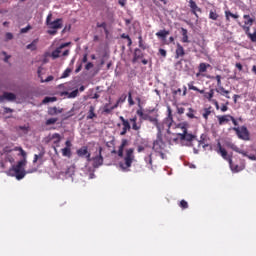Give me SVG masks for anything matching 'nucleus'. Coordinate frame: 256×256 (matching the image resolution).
<instances>
[{"label": "nucleus", "mask_w": 256, "mask_h": 256, "mask_svg": "<svg viewBox=\"0 0 256 256\" xmlns=\"http://www.w3.org/2000/svg\"><path fill=\"white\" fill-rule=\"evenodd\" d=\"M122 131L120 132V135L123 137L124 135H127V131H131V124L128 122H124Z\"/></svg>", "instance_id": "17"}, {"label": "nucleus", "mask_w": 256, "mask_h": 256, "mask_svg": "<svg viewBox=\"0 0 256 256\" xmlns=\"http://www.w3.org/2000/svg\"><path fill=\"white\" fill-rule=\"evenodd\" d=\"M204 111L205 112L203 113V117L204 119H208L209 115H211V108H205Z\"/></svg>", "instance_id": "40"}, {"label": "nucleus", "mask_w": 256, "mask_h": 256, "mask_svg": "<svg viewBox=\"0 0 256 256\" xmlns=\"http://www.w3.org/2000/svg\"><path fill=\"white\" fill-rule=\"evenodd\" d=\"M62 155L63 157H71V148H63Z\"/></svg>", "instance_id": "33"}, {"label": "nucleus", "mask_w": 256, "mask_h": 256, "mask_svg": "<svg viewBox=\"0 0 256 256\" xmlns=\"http://www.w3.org/2000/svg\"><path fill=\"white\" fill-rule=\"evenodd\" d=\"M189 7L191 9V13L195 15L196 19H199V14L197 13H201L202 10L197 6V3L193 0H189Z\"/></svg>", "instance_id": "8"}, {"label": "nucleus", "mask_w": 256, "mask_h": 256, "mask_svg": "<svg viewBox=\"0 0 256 256\" xmlns=\"http://www.w3.org/2000/svg\"><path fill=\"white\" fill-rule=\"evenodd\" d=\"M159 53L162 57H167V51L165 49L160 48Z\"/></svg>", "instance_id": "53"}, {"label": "nucleus", "mask_w": 256, "mask_h": 256, "mask_svg": "<svg viewBox=\"0 0 256 256\" xmlns=\"http://www.w3.org/2000/svg\"><path fill=\"white\" fill-rule=\"evenodd\" d=\"M97 27L104 29L105 32L107 33V23H105V22H103V23H97Z\"/></svg>", "instance_id": "44"}, {"label": "nucleus", "mask_w": 256, "mask_h": 256, "mask_svg": "<svg viewBox=\"0 0 256 256\" xmlns=\"http://www.w3.org/2000/svg\"><path fill=\"white\" fill-rule=\"evenodd\" d=\"M216 93H220V95H229V91H228V90H225V88L222 87V86H219V87L216 89Z\"/></svg>", "instance_id": "31"}, {"label": "nucleus", "mask_w": 256, "mask_h": 256, "mask_svg": "<svg viewBox=\"0 0 256 256\" xmlns=\"http://www.w3.org/2000/svg\"><path fill=\"white\" fill-rule=\"evenodd\" d=\"M235 131L237 137L242 141H249V130L245 126L232 128Z\"/></svg>", "instance_id": "5"}, {"label": "nucleus", "mask_w": 256, "mask_h": 256, "mask_svg": "<svg viewBox=\"0 0 256 256\" xmlns=\"http://www.w3.org/2000/svg\"><path fill=\"white\" fill-rule=\"evenodd\" d=\"M213 95H215V90L214 89H211L209 92H206L205 94H204V97L206 98V99H208V101H214L215 99H213Z\"/></svg>", "instance_id": "25"}, {"label": "nucleus", "mask_w": 256, "mask_h": 256, "mask_svg": "<svg viewBox=\"0 0 256 256\" xmlns=\"http://www.w3.org/2000/svg\"><path fill=\"white\" fill-rule=\"evenodd\" d=\"M71 71H73L71 68H67V69L63 72V74H62V76H61V79H67V77H69V75H71Z\"/></svg>", "instance_id": "35"}, {"label": "nucleus", "mask_w": 256, "mask_h": 256, "mask_svg": "<svg viewBox=\"0 0 256 256\" xmlns=\"http://www.w3.org/2000/svg\"><path fill=\"white\" fill-rule=\"evenodd\" d=\"M55 101H57V97H45L42 101V103L45 105L47 103H55Z\"/></svg>", "instance_id": "28"}, {"label": "nucleus", "mask_w": 256, "mask_h": 256, "mask_svg": "<svg viewBox=\"0 0 256 256\" xmlns=\"http://www.w3.org/2000/svg\"><path fill=\"white\" fill-rule=\"evenodd\" d=\"M188 89H190L191 91H199V88H197L196 86L193 85V82L188 84Z\"/></svg>", "instance_id": "48"}, {"label": "nucleus", "mask_w": 256, "mask_h": 256, "mask_svg": "<svg viewBox=\"0 0 256 256\" xmlns=\"http://www.w3.org/2000/svg\"><path fill=\"white\" fill-rule=\"evenodd\" d=\"M167 35H169V31L167 30H160L159 32L156 33V36L159 37L160 39H167Z\"/></svg>", "instance_id": "24"}, {"label": "nucleus", "mask_w": 256, "mask_h": 256, "mask_svg": "<svg viewBox=\"0 0 256 256\" xmlns=\"http://www.w3.org/2000/svg\"><path fill=\"white\" fill-rule=\"evenodd\" d=\"M228 163H229L230 169L233 173H239L241 171V169H239V165L233 164V159L229 158Z\"/></svg>", "instance_id": "23"}, {"label": "nucleus", "mask_w": 256, "mask_h": 256, "mask_svg": "<svg viewBox=\"0 0 256 256\" xmlns=\"http://www.w3.org/2000/svg\"><path fill=\"white\" fill-rule=\"evenodd\" d=\"M97 117V114H95V106H90L87 119H93Z\"/></svg>", "instance_id": "26"}, {"label": "nucleus", "mask_w": 256, "mask_h": 256, "mask_svg": "<svg viewBox=\"0 0 256 256\" xmlns=\"http://www.w3.org/2000/svg\"><path fill=\"white\" fill-rule=\"evenodd\" d=\"M127 143H128L127 139H123V140H122V143H121V145H120L119 147H120L121 149H125Z\"/></svg>", "instance_id": "54"}, {"label": "nucleus", "mask_w": 256, "mask_h": 256, "mask_svg": "<svg viewBox=\"0 0 256 256\" xmlns=\"http://www.w3.org/2000/svg\"><path fill=\"white\" fill-rule=\"evenodd\" d=\"M17 96L12 92H4L2 96H0V103H5V101H15Z\"/></svg>", "instance_id": "9"}, {"label": "nucleus", "mask_w": 256, "mask_h": 256, "mask_svg": "<svg viewBox=\"0 0 256 256\" xmlns=\"http://www.w3.org/2000/svg\"><path fill=\"white\" fill-rule=\"evenodd\" d=\"M69 45H71V43L69 42L61 44L57 49H55L52 52L51 54L52 59H59V55H61V50L65 49V47H69Z\"/></svg>", "instance_id": "10"}, {"label": "nucleus", "mask_w": 256, "mask_h": 256, "mask_svg": "<svg viewBox=\"0 0 256 256\" xmlns=\"http://www.w3.org/2000/svg\"><path fill=\"white\" fill-rule=\"evenodd\" d=\"M243 157H248L250 159V161H256V155L255 154H247L243 155Z\"/></svg>", "instance_id": "46"}, {"label": "nucleus", "mask_w": 256, "mask_h": 256, "mask_svg": "<svg viewBox=\"0 0 256 256\" xmlns=\"http://www.w3.org/2000/svg\"><path fill=\"white\" fill-rule=\"evenodd\" d=\"M81 69H83V64H78L75 73H79L81 71Z\"/></svg>", "instance_id": "60"}, {"label": "nucleus", "mask_w": 256, "mask_h": 256, "mask_svg": "<svg viewBox=\"0 0 256 256\" xmlns=\"http://www.w3.org/2000/svg\"><path fill=\"white\" fill-rule=\"evenodd\" d=\"M49 35H57V29L48 30Z\"/></svg>", "instance_id": "62"}, {"label": "nucleus", "mask_w": 256, "mask_h": 256, "mask_svg": "<svg viewBox=\"0 0 256 256\" xmlns=\"http://www.w3.org/2000/svg\"><path fill=\"white\" fill-rule=\"evenodd\" d=\"M127 100V95H122L118 101H117V104L119 103H125V101Z\"/></svg>", "instance_id": "50"}, {"label": "nucleus", "mask_w": 256, "mask_h": 256, "mask_svg": "<svg viewBox=\"0 0 256 256\" xmlns=\"http://www.w3.org/2000/svg\"><path fill=\"white\" fill-rule=\"evenodd\" d=\"M29 29H31V26H27L25 28H22L21 33H27V31H29Z\"/></svg>", "instance_id": "64"}, {"label": "nucleus", "mask_w": 256, "mask_h": 256, "mask_svg": "<svg viewBox=\"0 0 256 256\" xmlns=\"http://www.w3.org/2000/svg\"><path fill=\"white\" fill-rule=\"evenodd\" d=\"M217 147H218L217 153H219L221 155V157H223V159H225V161L229 162V159H231V157H229L227 155V150H225V148H223L221 146V142L217 143Z\"/></svg>", "instance_id": "13"}, {"label": "nucleus", "mask_w": 256, "mask_h": 256, "mask_svg": "<svg viewBox=\"0 0 256 256\" xmlns=\"http://www.w3.org/2000/svg\"><path fill=\"white\" fill-rule=\"evenodd\" d=\"M86 71H89L90 69H93V63L88 62L85 66Z\"/></svg>", "instance_id": "55"}, {"label": "nucleus", "mask_w": 256, "mask_h": 256, "mask_svg": "<svg viewBox=\"0 0 256 256\" xmlns=\"http://www.w3.org/2000/svg\"><path fill=\"white\" fill-rule=\"evenodd\" d=\"M225 145H226V147H229V149H232V151H235L236 153H239L240 155H247V152L239 149V147H237V145H235L231 141H226Z\"/></svg>", "instance_id": "11"}, {"label": "nucleus", "mask_w": 256, "mask_h": 256, "mask_svg": "<svg viewBox=\"0 0 256 256\" xmlns=\"http://www.w3.org/2000/svg\"><path fill=\"white\" fill-rule=\"evenodd\" d=\"M55 79L53 76H48L45 80H41V83H49Z\"/></svg>", "instance_id": "52"}, {"label": "nucleus", "mask_w": 256, "mask_h": 256, "mask_svg": "<svg viewBox=\"0 0 256 256\" xmlns=\"http://www.w3.org/2000/svg\"><path fill=\"white\" fill-rule=\"evenodd\" d=\"M113 109H115V107H111V108H109V106L106 104L105 106H104V113H111L112 111H113Z\"/></svg>", "instance_id": "45"}, {"label": "nucleus", "mask_w": 256, "mask_h": 256, "mask_svg": "<svg viewBox=\"0 0 256 256\" xmlns=\"http://www.w3.org/2000/svg\"><path fill=\"white\" fill-rule=\"evenodd\" d=\"M52 139H56L54 143H60L61 142V135L59 133H54L52 135Z\"/></svg>", "instance_id": "38"}, {"label": "nucleus", "mask_w": 256, "mask_h": 256, "mask_svg": "<svg viewBox=\"0 0 256 256\" xmlns=\"http://www.w3.org/2000/svg\"><path fill=\"white\" fill-rule=\"evenodd\" d=\"M128 103H129V105H135V101H133V97L131 96V92L128 93Z\"/></svg>", "instance_id": "51"}, {"label": "nucleus", "mask_w": 256, "mask_h": 256, "mask_svg": "<svg viewBox=\"0 0 256 256\" xmlns=\"http://www.w3.org/2000/svg\"><path fill=\"white\" fill-rule=\"evenodd\" d=\"M189 119H195L192 108H189V112L186 114Z\"/></svg>", "instance_id": "49"}, {"label": "nucleus", "mask_w": 256, "mask_h": 256, "mask_svg": "<svg viewBox=\"0 0 256 256\" xmlns=\"http://www.w3.org/2000/svg\"><path fill=\"white\" fill-rule=\"evenodd\" d=\"M92 161L91 166H85L86 171H88V178L95 179V169H99L103 165L104 158H103V147L99 146L96 148V151L93 157L90 156V162Z\"/></svg>", "instance_id": "2"}, {"label": "nucleus", "mask_w": 256, "mask_h": 256, "mask_svg": "<svg viewBox=\"0 0 256 256\" xmlns=\"http://www.w3.org/2000/svg\"><path fill=\"white\" fill-rule=\"evenodd\" d=\"M43 155H45L44 153H40V154H35L34 155V160L33 163H37V161H39V159H41L43 157Z\"/></svg>", "instance_id": "41"}, {"label": "nucleus", "mask_w": 256, "mask_h": 256, "mask_svg": "<svg viewBox=\"0 0 256 256\" xmlns=\"http://www.w3.org/2000/svg\"><path fill=\"white\" fill-rule=\"evenodd\" d=\"M144 55H143V51H141V49L136 48L134 50V57L132 59L133 63H137V61H139V59H143Z\"/></svg>", "instance_id": "14"}, {"label": "nucleus", "mask_w": 256, "mask_h": 256, "mask_svg": "<svg viewBox=\"0 0 256 256\" xmlns=\"http://www.w3.org/2000/svg\"><path fill=\"white\" fill-rule=\"evenodd\" d=\"M243 19H245L244 25H249V27H251L253 25V23H255V19L251 18V16H249V14H245L243 16Z\"/></svg>", "instance_id": "22"}, {"label": "nucleus", "mask_w": 256, "mask_h": 256, "mask_svg": "<svg viewBox=\"0 0 256 256\" xmlns=\"http://www.w3.org/2000/svg\"><path fill=\"white\" fill-rule=\"evenodd\" d=\"M177 111H178L179 115H183V113H185V108L180 107V108L177 109Z\"/></svg>", "instance_id": "61"}, {"label": "nucleus", "mask_w": 256, "mask_h": 256, "mask_svg": "<svg viewBox=\"0 0 256 256\" xmlns=\"http://www.w3.org/2000/svg\"><path fill=\"white\" fill-rule=\"evenodd\" d=\"M209 19H212V21H217V19H219V14L211 10L209 13Z\"/></svg>", "instance_id": "30"}, {"label": "nucleus", "mask_w": 256, "mask_h": 256, "mask_svg": "<svg viewBox=\"0 0 256 256\" xmlns=\"http://www.w3.org/2000/svg\"><path fill=\"white\" fill-rule=\"evenodd\" d=\"M226 20L229 21V18L237 19L239 16L237 14H233L231 11H225Z\"/></svg>", "instance_id": "29"}, {"label": "nucleus", "mask_w": 256, "mask_h": 256, "mask_svg": "<svg viewBox=\"0 0 256 256\" xmlns=\"http://www.w3.org/2000/svg\"><path fill=\"white\" fill-rule=\"evenodd\" d=\"M216 81H217V86L218 87H221L222 85H221V75H217L216 76Z\"/></svg>", "instance_id": "58"}, {"label": "nucleus", "mask_w": 256, "mask_h": 256, "mask_svg": "<svg viewBox=\"0 0 256 256\" xmlns=\"http://www.w3.org/2000/svg\"><path fill=\"white\" fill-rule=\"evenodd\" d=\"M175 57H176V59H179V57H185V49L179 43L177 44Z\"/></svg>", "instance_id": "15"}, {"label": "nucleus", "mask_w": 256, "mask_h": 256, "mask_svg": "<svg viewBox=\"0 0 256 256\" xmlns=\"http://www.w3.org/2000/svg\"><path fill=\"white\" fill-rule=\"evenodd\" d=\"M138 39H139V47H140V49H143V51H145V49H147L148 46H147V44L143 43V37L139 36Z\"/></svg>", "instance_id": "34"}, {"label": "nucleus", "mask_w": 256, "mask_h": 256, "mask_svg": "<svg viewBox=\"0 0 256 256\" xmlns=\"http://www.w3.org/2000/svg\"><path fill=\"white\" fill-rule=\"evenodd\" d=\"M76 155L82 159H86L87 163H91V152L87 146H83L76 151Z\"/></svg>", "instance_id": "6"}, {"label": "nucleus", "mask_w": 256, "mask_h": 256, "mask_svg": "<svg viewBox=\"0 0 256 256\" xmlns=\"http://www.w3.org/2000/svg\"><path fill=\"white\" fill-rule=\"evenodd\" d=\"M248 37L252 41V43H256V31L253 34H248Z\"/></svg>", "instance_id": "43"}, {"label": "nucleus", "mask_w": 256, "mask_h": 256, "mask_svg": "<svg viewBox=\"0 0 256 256\" xmlns=\"http://www.w3.org/2000/svg\"><path fill=\"white\" fill-rule=\"evenodd\" d=\"M243 31H245L246 35L249 36V34L251 33V26L247 25V24H244V25H241Z\"/></svg>", "instance_id": "37"}, {"label": "nucleus", "mask_w": 256, "mask_h": 256, "mask_svg": "<svg viewBox=\"0 0 256 256\" xmlns=\"http://www.w3.org/2000/svg\"><path fill=\"white\" fill-rule=\"evenodd\" d=\"M179 129H182L183 133H178V137H180L181 141H188V143H191L195 139V135L189 134L187 132V124L182 123L178 125Z\"/></svg>", "instance_id": "3"}, {"label": "nucleus", "mask_w": 256, "mask_h": 256, "mask_svg": "<svg viewBox=\"0 0 256 256\" xmlns=\"http://www.w3.org/2000/svg\"><path fill=\"white\" fill-rule=\"evenodd\" d=\"M167 147V145L163 142V133L157 132V138L153 143V149L156 151V153H161Z\"/></svg>", "instance_id": "4"}, {"label": "nucleus", "mask_w": 256, "mask_h": 256, "mask_svg": "<svg viewBox=\"0 0 256 256\" xmlns=\"http://www.w3.org/2000/svg\"><path fill=\"white\" fill-rule=\"evenodd\" d=\"M62 95H67L68 99H75L79 95V89L73 90L72 92H63Z\"/></svg>", "instance_id": "20"}, {"label": "nucleus", "mask_w": 256, "mask_h": 256, "mask_svg": "<svg viewBox=\"0 0 256 256\" xmlns=\"http://www.w3.org/2000/svg\"><path fill=\"white\" fill-rule=\"evenodd\" d=\"M133 159H135V156H133V149L130 148L126 151V156L124 158L126 168L131 167Z\"/></svg>", "instance_id": "7"}, {"label": "nucleus", "mask_w": 256, "mask_h": 256, "mask_svg": "<svg viewBox=\"0 0 256 256\" xmlns=\"http://www.w3.org/2000/svg\"><path fill=\"white\" fill-rule=\"evenodd\" d=\"M207 67H211V65L205 64V63H200V65H199L200 73H205L207 71Z\"/></svg>", "instance_id": "32"}, {"label": "nucleus", "mask_w": 256, "mask_h": 256, "mask_svg": "<svg viewBox=\"0 0 256 256\" xmlns=\"http://www.w3.org/2000/svg\"><path fill=\"white\" fill-rule=\"evenodd\" d=\"M48 27H50V29H62L63 28V19L58 18V19L52 21L50 24H48Z\"/></svg>", "instance_id": "12"}, {"label": "nucleus", "mask_w": 256, "mask_h": 256, "mask_svg": "<svg viewBox=\"0 0 256 256\" xmlns=\"http://www.w3.org/2000/svg\"><path fill=\"white\" fill-rule=\"evenodd\" d=\"M58 113H63V108L51 107L48 109V115H58Z\"/></svg>", "instance_id": "18"}, {"label": "nucleus", "mask_w": 256, "mask_h": 256, "mask_svg": "<svg viewBox=\"0 0 256 256\" xmlns=\"http://www.w3.org/2000/svg\"><path fill=\"white\" fill-rule=\"evenodd\" d=\"M138 107L140 108L139 110H137V115H139V117H141V119H143L144 121H147L149 119V115L143 113V108L141 107V104H138Z\"/></svg>", "instance_id": "21"}, {"label": "nucleus", "mask_w": 256, "mask_h": 256, "mask_svg": "<svg viewBox=\"0 0 256 256\" xmlns=\"http://www.w3.org/2000/svg\"><path fill=\"white\" fill-rule=\"evenodd\" d=\"M146 163H149V165L153 164V158H151V155H149V157L145 158Z\"/></svg>", "instance_id": "56"}, {"label": "nucleus", "mask_w": 256, "mask_h": 256, "mask_svg": "<svg viewBox=\"0 0 256 256\" xmlns=\"http://www.w3.org/2000/svg\"><path fill=\"white\" fill-rule=\"evenodd\" d=\"M132 129L134 131H139V129H141V124H138L137 122L132 123Z\"/></svg>", "instance_id": "42"}, {"label": "nucleus", "mask_w": 256, "mask_h": 256, "mask_svg": "<svg viewBox=\"0 0 256 256\" xmlns=\"http://www.w3.org/2000/svg\"><path fill=\"white\" fill-rule=\"evenodd\" d=\"M219 125H223L224 123H229L231 121V115H223L218 116Z\"/></svg>", "instance_id": "19"}, {"label": "nucleus", "mask_w": 256, "mask_h": 256, "mask_svg": "<svg viewBox=\"0 0 256 256\" xmlns=\"http://www.w3.org/2000/svg\"><path fill=\"white\" fill-rule=\"evenodd\" d=\"M4 113H13V109L9 107H4Z\"/></svg>", "instance_id": "63"}, {"label": "nucleus", "mask_w": 256, "mask_h": 256, "mask_svg": "<svg viewBox=\"0 0 256 256\" xmlns=\"http://www.w3.org/2000/svg\"><path fill=\"white\" fill-rule=\"evenodd\" d=\"M182 42L189 43V36L187 35V29L182 28Z\"/></svg>", "instance_id": "27"}, {"label": "nucleus", "mask_w": 256, "mask_h": 256, "mask_svg": "<svg viewBox=\"0 0 256 256\" xmlns=\"http://www.w3.org/2000/svg\"><path fill=\"white\" fill-rule=\"evenodd\" d=\"M147 121H150V123L155 125V127L157 128L158 133L161 132V125L159 124V120L157 118H154L153 116H148Z\"/></svg>", "instance_id": "16"}, {"label": "nucleus", "mask_w": 256, "mask_h": 256, "mask_svg": "<svg viewBox=\"0 0 256 256\" xmlns=\"http://www.w3.org/2000/svg\"><path fill=\"white\" fill-rule=\"evenodd\" d=\"M14 151H19L20 155L24 159L20 160L17 163V165L12 166V168L8 171V174L11 175L12 177H16L17 181H21V179L25 178V175H27V173H35V171H37V169L28 170L27 172H25V169H23V167H25V165H27V152H25V150H23L22 147H16L14 149Z\"/></svg>", "instance_id": "1"}, {"label": "nucleus", "mask_w": 256, "mask_h": 256, "mask_svg": "<svg viewBox=\"0 0 256 256\" xmlns=\"http://www.w3.org/2000/svg\"><path fill=\"white\" fill-rule=\"evenodd\" d=\"M180 207H182V209H187V207H189V204L187 203V201L181 200Z\"/></svg>", "instance_id": "47"}, {"label": "nucleus", "mask_w": 256, "mask_h": 256, "mask_svg": "<svg viewBox=\"0 0 256 256\" xmlns=\"http://www.w3.org/2000/svg\"><path fill=\"white\" fill-rule=\"evenodd\" d=\"M230 121H232V123H233V125H235V127L239 126V123L236 121L235 117L231 116Z\"/></svg>", "instance_id": "57"}, {"label": "nucleus", "mask_w": 256, "mask_h": 256, "mask_svg": "<svg viewBox=\"0 0 256 256\" xmlns=\"http://www.w3.org/2000/svg\"><path fill=\"white\" fill-rule=\"evenodd\" d=\"M26 48L30 49V51H35V49H37V41H33L32 43L28 44Z\"/></svg>", "instance_id": "36"}, {"label": "nucleus", "mask_w": 256, "mask_h": 256, "mask_svg": "<svg viewBox=\"0 0 256 256\" xmlns=\"http://www.w3.org/2000/svg\"><path fill=\"white\" fill-rule=\"evenodd\" d=\"M59 119L57 118H50L46 120V125H55Z\"/></svg>", "instance_id": "39"}, {"label": "nucleus", "mask_w": 256, "mask_h": 256, "mask_svg": "<svg viewBox=\"0 0 256 256\" xmlns=\"http://www.w3.org/2000/svg\"><path fill=\"white\" fill-rule=\"evenodd\" d=\"M51 17H53V14H49L46 18V25H50L51 23Z\"/></svg>", "instance_id": "59"}]
</instances>
